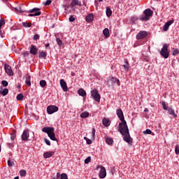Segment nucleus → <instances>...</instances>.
Here are the masks:
<instances>
[{
  "mask_svg": "<svg viewBox=\"0 0 179 179\" xmlns=\"http://www.w3.org/2000/svg\"><path fill=\"white\" fill-rule=\"evenodd\" d=\"M118 118L120 120L121 122L119 123L118 131L122 135L123 140L127 142L129 145H132L133 139L131 138L129 134V129L128 125H127V121H125V117H124V113L122 109H117L116 111Z\"/></svg>",
  "mask_w": 179,
  "mask_h": 179,
  "instance_id": "f257e3e1",
  "label": "nucleus"
},
{
  "mask_svg": "<svg viewBox=\"0 0 179 179\" xmlns=\"http://www.w3.org/2000/svg\"><path fill=\"white\" fill-rule=\"evenodd\" d=\"M42 132H45V134H48V136L50 137L51 141H56L58 142V139L55 137V129L51 127H45L42 129Z\"/></svg>",
  "mask_w": 179,
  "mask_h": 179,
  "instance_id": "f03ea898",
  "label": "nucleus"
},
{
  "mask_svg": "<svg viewBox=\"0 0 179 179\" xmlns=\"http://www.w3.org/2000/svg\"><path fill=\"white\" fill-rule=\"evenodd\" d=\"M144 17L141 16L139 17L140 20H143L145 22H148L149 20L150 16L153 15V11L150 10V8H147L143 11Z\"/></svg>",
  "mask_w": 179,
  "mask_h": 179,
  "instance_id": "7ed1b4c3",
  "label": "nucleus"
},
{
  "mask_svg": "<svg viewBox=\"0 0 179 179\" xmlns=\"http://www.w3.org/2000/svg\"><path fill=\"white\" fill-rule=\"evenodd\" d=\"M160 55L165 59H167V58H169V55H170V52L169 51V45L168 44H164L163 45V48H162V50L160 51Z\"/></svg>",
  "mask_w": 179,
  "mask_h": 179,
  "instance_id": "20e7f679",
  "label": "nucleus"
},
{
  "mask_svg": "<svg viewBox=\"0 0 179 179\" xmlns=\"http://www.w3.org/2000/svg\"><path fill=\"white\" fill-rule=\"evenodd\" d=\"M40 10L41 9L38 8H34L28 11L26 10V12L30 13L28 15L29 17H32L33 16H40V15H41V12Z\"/></svg>",
  "mask_w": 179,
  "mask_h": 179,
  "instance_id": "39448f33",
  "label": "nucleus"
},
{
  "mask_svg": "<svg viewBox=\"0 0 179 179\" xmlns=\"http://www.w3.org/2000/svg\"><path fill=\"white\" fill-rule=\"evenodd\" d=\"M91 96L96 103H100V99H101V97L97 89H94L91 91Z\"/></svg>",
  "mask_w": 179,
  "mask_h": 179,
  "instance_id": "423d86ee",
  "label": "nucleus"
},
{
  "mask_svg": "<svg viewBox=\"0 0 179 179\" xmlns=\"http://www.w3.org/2000/svg\"><path fill=\"white\" fill-rule=\"evenodd\" d=\"M146 37H148V32L146 31H141L136 35L137 40H142L146 38Z\"/></svg>",
  "mask_w": 179,
  "mask_h": 179,
  "instance_id": "0eeeda50",
  "label": "nucleus"
},
{
  "mask_svg": "<svg viewBox=\"0 0 179 179\" xmlns=\"http://www.w3.org/2000/svg\"><path fill=\"white\" fill-rule=\"evenodd\" d=\"M59 108L57 106H49L47 108L48 114H54V113H57Z\"/></svg>",
  "mask_w": 179,
  "mask_h": 179,
  "instance_id": "6e6552de",
  "label": "nucleus"
},
{
  "mask_svg": "<svg viewBox=\"0 0 179 179\" xmlns=\"http://www.w3.org/2000/svg\"><path fill=\"white\" fill-rule=\"evenodd\" d=\"M30 134H29V129L24 130L22 135V141H24L26 142L27 141H29V136Z\"/></svg>",
  "mask_w": 179,
  "mask_h": 179,
  "instance_id": "1a4fd4ad",
  "label": "nucleus"
},
{
  "mask_svg": "<svg viewBox=\"0 0 179 179\" xmlns=\"http://www.w3.org/2000/svg\"><path fill=\"white\" fill-rule=\"evenodd\" d=\"M106 176H107L106 168H104V166H101V169L99 173V178H106Z\"/></svg>",
  "mask_w": 179,
  "mask_h": 179,
  "instance_id": "9d476101",
  "label": "nucleus"
},
{
  "mask_svg": "<svg viewBox=\"0 0 179 179\" xmlns=\"http://www.w3.org/2000/svg\"><path fill=\"white\" fill-rule=\"evenodd\" d=\"M4 69L6 71V73H7L9 76H13V71H12V67L9 66L8 64H5Z\"/></svg>",
  "mask_w": 179,
  "mask_h": 179,
  "instance_id": "9b49d317",
  "label": "nucleus"
},
{
  "mask_svg": "<svg viewBox=\"0 0 179 179\" xmlns=\"http://www.w3.org/2000/svg\"><path fill=\"white\" fill-rule=\"evenodd\" d=\"M38 51V48L37 46L34 45H31L30 47L29 52L31 55H37V52Z\"/></svg>",
  "mask_w": 179,
  "mask_h": 179,
  "instance_id": "f8f14e48",
  "label": "nucleus"
},
{
  "mask_svg": "<svg viewBox=\"0 0 179 179\" xmlns=\"http://www.w3.org/2000/svg\"><path fill=\"white\" fill-rule=\"evenodd\" d=\"M173 23H174V20H171L166 22L163 27V31H167V30H169V28L170 27V26H171V24H173Z\"/></svg>",
  "mask_w": 179,
  "mask_h": 179,
  "instance_id": "ddd939ff",
  "label": "nucleus"
},
{
  "mask_svg": "<svg viewBox=\"0 0 179 179\" xmlns=\"http://www.w3.org/2000/svg\"><path fill=\"white\" fill-rule=\"evenodd\" d=\"M60 86L64 92H68V85H66V82L64 79L60 80Z\"/></svg>",
  "mask_w": 179,
  "mask_h": 179,
  "instance_id": "4468645a",
  "label": "nucleus"
},
{
  "mask_svg": "<svg viewBox=\"0 0 179 179\" xmlns=\"http://www.w3.org/2000/svg\"><path fill=\"white\" fill-rule=\"evenodd\" d=\"M54 151H48L43 153V157L44 159H50V157H52V156L54 155Z\"/></svg>",
  "mask_w": 179,
  "mask_h": 179,
  "instance_id": "2eb2a0df",
  "label": "nucleus"
},
{
  "mask_svg": "<svg viewBox=\"0 0 179 179\" xmlns=\"http://www.w3.org/2000/svg\"><path fill=\"white\" fill-rule=\"evenodd\" d=\"M110 81L111 82L112 85H115L117 83V86H120V80L117 78L111 77L110 78Z\"/></svg>",
  "mask_w": 179,
  "mask_h": 179,
  "instance_id": "dca6fc26",
  "label": "nucleus"
},
{
  "mask_svg": "<svg viewBox=\"0 0 179 179\" xmlns=\"http://www.w3.org/2000/svg\"><path fill=\"white\" fill-rule=\"evenodd\" d=\"M102 123L104 127H110V124H111V121L108 118L104 117L102 120Z\"/></svg>",
  "mask_w": 179,
  "mask_h": 179,
  "instance_id": "f3484780",
  "label": "nucleus"
},
{
  "mask_svg": "<svg viewBox=\"0 0 179 179\" xmlns=\"http://www.w3.org/2000/svg\"><path fill=\"white\" fill-rule=\"evenodd\" d=\"M30 79H31V76H30L29 74H27L25 84L29 87L31 86V81Z\"/></svg>",
  "mask_w": 179,
  "mask_h": 179,
  "instance_id": "a211bd4d",
  "label": "nucleus"
},
{
  "mask_svg": "<svg viewBox=\"0 0 179 179\" xmlns=\"http://www.w3.org/2000/svg\"><path fill=\"white\" fill-rule=\"evenodd\" d=\"M168 111V113L170 115H173V117H174V118H177V114H176V113L174 112V110L171 108H168V110H166Z\"/></svg>",
  "mask_w": 179,
  "mask_h": 179,
  "instance_id": "6ab92c4d",
  "label": "nucleus"
},
{
  "mask_svg": "<svg viewBox=\"0 0 179 179\" xmlns=\"http://www.w3.org/2000/svg\"><path fill=\"white\" fill-rule=\"evenodd\" d=\"M105 141H106V143L110 146H112L113 143H114V140H113V138L110 137L106 136Z\"/></svg>",
  "mask_w": 179,
  "mask_h": 179,
  "instance_id": "aec40b11",
  "label": "nucleus"
},
{
  "mask_svg": "<svg viewBox=\"0 0 179 179\" xmlns=\"http://www.w3.org/2000/svg\"><path fill=\"white\" fill-rule=\"evenodd\" d=\"M94 19V15H93V13H90L86 17L87 22H93Z\"/></svg>",
  "mask_w": 179,
  "mask_h": 179,
  "instance_id": "412c9836",
  "label": "nucleus"
},
{
  "mask_svg": "<svg viewBox=\"0 0 179 179\" xmlns=\"http://www.w3.org/2000/svg\"><path fill=\"white\" fill-rule=\"evenodd\" d=\"M71 6H82V3H80V1H79V0H73L71 3Z\"/></svg>",
  "mask_w": 179,
  "mask_h": 179,
  "instance_id": "4be33fe9",
  "label": "nucleus"
},
{
  "mask_svg": "<svg viewBox=\"0 0 179 179\" xmlns=\"http://www.w3.org/2000/svg\"><path fill=\"white\" fill-rule=\"evenodd\" d=\"M103 34L106 38H108L110 37V30H108V28H105L103 30Z\"/></svg>",
  "mask_w": 179,
  "mask_h": 179,
  "instance_id": "5701e85b",
  "label": "nucleus"
},
{
  "mask_svg": "<svg viewBox=\"0 0 179 179\" xmlns=\"http://www.w3.org/2000/svg\"><path fill=\"white\" fill-rule=\"evenodd\" d=\"M78 93L79 96H81V97H85V96H86V91H85L83 88L79 89Z\"/></svg>",
  "mask_w": 179,
  "mask_h": 179,
  "instance_id": "b1692460",
  "label": "nucleus"
},
{
  "mask_svg": "<svg viewBox=\"0 0 179 179\" xmlns=\"http://www.w3.org/2000/svg\"><path fill=\"white\" fill-rule=\"evenodd\" d=\"M38 58H43V59H45L47 58V52L44 51H41L38 54Z\"/></svg>",
  "mask_w": 179,
  "mask_h": 179,
  "instance_id": "393cba45",
  "label": "nucleus"
},
{
  "mask_svg": "<svg viewBox=\"0 0 179 179\" xmlns=\"http://www.w3.org/2000/svg\"><path fill=\"white\" fill-rule=\"evenodd\" d=\"M123 66L124 68V71L128 72L129 71V63L128 62V60H125L124 64H123Z\"/></svg>",
  "mask_w": 179,
  "mask_h": 179,
  "instance_id": "a878e982",
  "label": "nucleus"
},
{
  "mask_svg": "<svg viewBox=\"0 0 179 179\" xmlns=\"http://www.w3.org/2000/svg\"><path fill=\"white\" fill-rule=\"evenodd\" d=\"M106 16H108V17H110V16H111V15H113V10H111V8L110 7H106Z\"/></svg>",
  "mask_w": 179,
  "mask_h": 179,
  "instance_id": "bb28decb",
  "label": "nucleus"
},
{
  "mask_svg": "<svg viewBox=\"0 0 179 179\" xmlns=\"http://www.w3.org/2000/svg\"><path fill=\"white\" fill-rule=\"evenodd\" d=\"M90 113L89 112H83L80 114V117L81 118H87L89 117Z\"/></svg>",
  "mask_w": 179,
  "mask_h": 179,
  "instance_id": "cd10ccee",
  "label": "nucleus"
},
{
  "mask_svg": "<svg viewBox=\"0 0 179 179\" xmlns=\"http://www.w3.org/2000/svg\"><path fill=\"white\" fill-rule=\"evenodd\" d=\"M22 26L24 27H31V26H33V24H31V22H22Z\"/></svg>",
  "mask_w": 179,
  "mask_h": 179,
  "instance_id": "c85d7f7f",
  "label": "nucleus"
},
{
  "mask_svg": "<svg viewBox=\"0 0 179 179\" xmlns=\"http://www.w3.org/2000/svg\"><path fill=\"white\" fill-rule=\"evenodd\" d=\"M23 99H24V96L23 95V94L20 93L17 95V100H18L19 101H22Z\"/></svg>",
  "mask_w": 179,
  "mask_h": 179,
  "instance_id": "c756f323",
  "label": "nucleus"
},
{
  "mask_svg": "<svg viewBox=\"0 0 179 179\" xmlns=\"http://www.w3.org/2000/svg\"><path fill=\"white\" fill-rule=\"evenodd\" d=\"M40 86L41 87H45V86H47V82L45 80H41L40 81Z\"/></svg>",
  "mask_w": 179,
  "mask_h": 179,
  "instance_id": "7c9ffc66",
  "label": "nucleus"
},
{
  "mask_svg": "<svg viewBox=\"0 0 179 179\" xmlns=\"http://www.w3.org/2000/svg\"><path fill=\"white\" fill-rule=\"evenodd\" d=\"M179 54V50L178 48H173L172 49V55L176 56Z\"/></svg>",
  "mask_w": 179,
  "mask_h": 179,
  "instance_id": "2f4dec72",
  "label": "nucleus"
},
{
  "mask_svg": "<svg viewBox=\"0 0 179 179\" xmlns=\"http://www.w3.org/2000/svg\"><path fill=\"white\" fill-rule=\"evenodd\" d=\"M26 174H27V173L26 172V170L22 169V170L20 171V176L21 177H26Z\"/></svg>",
  "mask_w": 179,
  "mask_h": 179,
  "instance_id": "473e14b6",
  "label": "nucleus"
},
{
  "mask_svg": "<svg viewBox=\"0 0 179 179\" xmlns=\"http://www.w3.org/2000/svg\"><path fill=\"white\" fill-rule=\"evenodd\" d=\"M8 93H9V90H8V88H5V89L1 92L2 96H6V94H8Z\"/></svg>",
  "mask_w": 179,
  "mask_h": 179,
  "instance_id": "72a5a7b5",
  "label": "nucleus"
},
{
  "mask_svg": "<svg viewBox=\"0 0 179 179\" xmlns=\"http://www.w3.org/2000/svg\"><path fill=\"white\" fill-rule=\"evenodd\" d=\"M15 12H20V13H24V12H26L25 10H22L21 7H19V9H17V8H15Z\"/></svg>",
  "mask_w": 179,
  "mask_h": 179,
  "instance_id": "f704fd0d",
  "label": "nucleus"
},
{
  "mask_svg": "<svg viewBox=\"0 0 179 179\" xmlns=\"http://www.w3.org/2000/svg\"><path fill=\"white\" fill-rule=\"evenodd\" d=\"M92 162V157H87V159H85V164H89Z\"/></svg>",
  "mask_w": 179,
  "mask_h": 179,
  "instance_id": "c9c22d12",
  "label": "nucleus"
},
{
  "mask_svg": "<svg viewBox=\"0 0 179 179\" xmlns=\"http://www.w3.org/2000/svg\"><path fill=\"white\" fill-rule=\"evenodd\" d=\"M143 133L144 134V135H150V134H152V130L147 129Z\"/></svg>",
  "mask_w": 179,
  "mask_h": 179,
  "instance_id": "e433bc0d",
  "label": "nucleus"
},
{
  "mask_svg": "<svg viewBox=\"0 0 179 179\" xmlns=\"http://www.w3.org/2000/svg\"><path fill=\"white\" fill-rule=\"evenodd\" d=\"M56 41H57V44H58L59 45V47H61V45H62V40H61V38H57Z\"/></svg>",
  "mask_w": 179,
  "mask_h": 179,
  "instance_id": "4c0bfd02",
  "label": "nucleus"
},
{
  "mask_svg": "<svg viewBox=\"0 0 179 179\" xmlns=\"http://www.w3.org/2000/svg\"><path fill=\"white\" fill-rule=\"evenodd\" d=\"M10 139L11 141H15V139H16V132H13L11 136H10Z\"/></svg>",
  "mask_w": 179,
  "mask_h": 179,
  "instance_id": "58836bf2",
  "label": "nucleus"
},
{
  "mask_svg": "<svg viewBox=\"0 0 179 179\" xmlns=\"http://www.w3.org/2000/svg\"><path fill=\"white\" fill-rule=\"evenodd\" d=\"M85 141H86L87 145H92V140L89 139L87 137H84Z\"/></svg>",
  "mask_w": 179,
  "mask_h": 179,
  "instance_id": "ea45409f",
  "label": "nucleus"
},
{
  "mask_svg": "<svg viewBox=\"0 0 179 179\" xmlns=\"http://www.w3.org/2000/svg\"><path fill=\"white\" fill-rule=\"evenodd\" d=\"M40 39V35L38 34H35L33 37V40H34V41H37V40Z\"/></svg>",
  "mask_w": 179,
  "mask_h": 179,
  "instance_id": "a19ab883",
  "label": "nucleus"
},
{
  "mask_svg": "<svg viewBox=\"0 0 179 179\" xmlns=\"http://www.w3.org/2000/svg\"><path fill=\"white\" fill-rule=\"evenodd\" d=\"M60 179H68V175L66 173H62Z\"/></svg>",
  "mask_w": 179,
  "mask_h": 179,
  "instance_id": "79ce46f5",
  "label": "nucleus"
},
{
  "mask_svg": "<svg viewBox=\"0 0 179 179\" xmlns=\"http://www.w3.org/2000/svg\"><path fill=\"white\" fill-rule=\"evenodd\" d=\"M5 24V20L3 18H1L0 20V29H1L2 26Z\"/></svg>",
  "mask_w": 179,
  "mask_h": 179,
  "instance_id": "37998d69",
  "label": "nucleus"
},
{
  "mask_svg": "<svg viewBox=\"0 0 179 179\" xmlns=\"http://www.w3.org/2000/svg\"><path fill=\"white\" fill-rule=\"evenodd\" d=\"M1 85H3V86L4 87H6L8 86V85H9V83L6 80H3V81H1Z\"/></svg>",
  "mask_w": 179,
  "mask_h": 179,
  "instance_id": "c03bdc74",
  "label": "nucleus"
},
{
  "mask_svg": "<svg viewBox=\"0 0 179 179\" xmlns=\"http://www.w3.org/2000/svg\"><path fill=\"white\" fill-rule=\"evenodd\" d=\"M96 136V129H92V141H94V138Z\"/></svg>",
  "mask_w": 179,
  "mask_h": 179,
  "instance_id": "a18cd8bd",
  "label": "nucleus"
},
{
  "mask_svg": "<svg viewBox=\"0 0 179 179\" xmlns=\"http://www.w3.org/2000/svg\"><path fill=\"white\" fill-rule=\"evenodd\" d=\"M175 153H176V155L179 154V145H176L175 147Z\"/></svg>",
  "mask_w": 179,
  "mask_h": 179,
  "instance_id": "49530a36",
  "label": "nucleus"
},
{
  "mask_svg": "<svg viewBox=\"0 0 179 179\" xmlns=\"http://www.w3.org/2000/svg\"><path fill=\"white\" fill-rule=\"evenodd\" d=\"M14 165H15V162L10 161V160L8 161V167H12V166H14Z\"/></svg>",
  "mask_w": 179,
  "mask_h": 179,
  "instance_id": "de8ad7c7",
  "label": "nucleus"
},
{
  "mask_svg": "<svg viewBox=\"0 0 179 179\" xmlns=\"http://www.w3.org/2000/svg\"><path fill=\"white\" fill-rule=\"evenodd\" d=\"M44 141H45V143H46L48 145V146H51V142H50V140L45 138Z\"/></svg>",
  "mask_w": 179,
  "mask_h": 179,
  "instance_id": "09e8293b",
  "label": "nucleus"
},
{
  "mask_svg": "<svg viewBox=\"0 0 179 179\" xmlns=\"http://www.w3.org/2000/svg\"><path fill=\"white\" fill-rule=\"evenodd\" d=\"M51 0H47L45 3L44 5L45 6H48V5H51Z\"/></svg>",
  "mask_w": 179,
  "mask_h": 179,
  "instance_id": "8fccbe9b",
  "label": "nucleus"
},
{
  "mask_svg": "<svg viewBox=\"0 0 179 179\" xmlns=\"http://www.w3.org/2000/svg\"><path fill=\"white\" fill-rule=\"evenodd\" d=\"M162 104L164 110H167L169 108H167V106H166V102L162 101Z\"/></svg>",
  "mask_w": 179,
  "mask_h": 179,
  "instance_id": "3c124183",
  "label": "nucleus"
},
{
  "mask_svg": "<svg viewBox=\"0 0 179 179\" xmlns=\"http://www.w3.org/2000/svg\"><path fill=\"white\" fill-rule=\"evenodd\" d=\"M69 22H75V17H73V15H71L69 18Z\"/></svg>",
  "mask_w": 179,
  "mask_h": 179,
  "instance_id": "603ef678",
  "label": "nucleus"
},
{
  "mask_svg": "<svg viewBox=\"0 0 179 179\" xmlns=\"http://www.w3.org/2000/svg\"><path fill=\"white\" fill-rule=\"evenodd\" d=\"M144 112H145V113H149V109H148V108H145L144 109Z\"/></svg>",
  "mask_w": 179,
  "mask_h": 179,
  "instance_id": "864d4df0",
  "label": "nucleus"
},
{
  "mask_svg": "<svg viewBox=\"0 0 179 179\" xmlns=\"http://www.w3.org/2000/svg\"><path fill=\"white\" fill-rule=\"evenodd\" d=\"M45 48H48V47H50V43H47L45 45Z\"/></svg>",
  "mask_w": 179,
  "mask_h": 179,
  "instance_id": "5fc2aeb1",
  "label": "nucleus"
},
{
  "mask_svg": "<svg viewBox=\"0 0 179 179\" xmlns=\"http://www.w3.org/2000/svg\"><path fill=\"white\" fill-rule=\"evenodd\" d=\"M57 178H59V173H57Z\"/></svg>",
  "mask_w": 179,
  "mask_h": 179,
  "instance_id": "6e6d98bb",
  "label": "nucleus"
},
{
  "mask_svg": "<svg viewBox=\"0 0 179 179\" xmlns=\"http://www.w3.org/2000/svg\"><path fill=\"white\" fill-rule=\"evenodd\" d=\"M71 76H75V73L72 72L71 73Z\"/></svg>",
  "mask_w": 179,
  "mask_h": 179,
  "instance_id": "4d7b16f0",
  "label": "nucleus"
},
{
  "mask_svg": "<svg viewBox=\"0 0 179 179\" xmlns=\"http://www.w3.org/2000/svg\"><path fill=\"white\" fill-rule=\"evenodd\" d=\"M14 179H19V176L14 178Z\"/></svg>",
  "mask_w": 179,
  "mask_h": 179,
  "instance_id": "13d9d810",
  "label": "nucleus"
},
{
  "mask_svg": "<svg viewBox=\"0 0 179 179\" xmlns=\"http://www.w3.org/2000/svg\"><path fill=\"white\" fill-rule=\"evenodd\" d=\"M99 2H103V0H98Z\"/></svg>",
  "mask_w": 179,
  "mask_h": 179,
  "instance_id": "bf43d9fd",
  "label": "nucleus"
},
{
  "mask_svg": "<svg viewBox=\"0 0 179 179\" xmlns=\"http://www.w3.org/2000/svg\"><path fill=\"white\" fill-rule=\"evenodd\" d=\"M3 2H6V1H8V0H2Z\"/></svg>",
  "mask_w": 179,
  "mask_h": 179,
  "instance_id": "052dcab7",
  "label": "nucleus"
},
{
  "mask_svg": "<svg viewBox=\"0 0 179 179\" xmlns=\"http://www.w3.org/2000/svg\"><path fill=\"white\" fill-rule=\"evenodd\" d=\"M0 34H2V31L1 30H0Z\"/></svg>",
  "mask_w": 179,
  "mask_h": 179,
  "instance_id": "680f3d73",
  "label": "nucleus"
},
{
  "mask_svg": "<svg viewBox=\"0 0 179 179\" xmlns=\"http://www.w3.org/2000/svg\"><path fill=\"white\" fill-rule=\"evenodd\" d=\"M0 152H1V144H0Z\"/></svg>",
  "mask_w": 179,
  "mask_h": 179,
  "instance_id": "e2e57ef3",
  "label": "nucleus"
},
{
  "mask_svg": "<svg viewBox=\"0 0 179 179\" xmlns=\"http://www.w3.org/2000/svg\"><path fill=\"white\" fill-rule=\"evenodd\" d=\"M92 179H96L95 178H92Z\"/></svg>",
  "mask_w": 179,
  "mask_h": 179,
  "instance_id": "0e129e2a",
  "label": "nucleus"
},
{
  "mask_svg": "<svg viewBox=\"0 0 179 179\" xmlns=\"http://www.w3.org/2000/svg\"><path fill=\"white\" fill-rule=\"evenodd\" d=\"M65 6H64V8H65Z\"/></svg>",
  "mask_w": 179,
  "mask_h": 179,
  "instance_id": "69168bd1",
  "label": "nucleus"
}]
</instances>
